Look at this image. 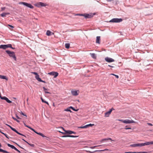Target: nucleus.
I'll return each mask as SVG.
<instances>
[{"label": "nucleus", "mask_w": 153, "mask_h": 153, "mask_svg": "<svg viewBox=\"0 0 153 153\" xmlns=\"http://www.w3.org/2000/svg\"><path fill=\"white\" fill-rule=\"evenodd\" d=\"M22 140H24L25 142H26V143H27L29 145H30V146H32V147H34V145L33 144H30L28 142H27V141H25V140H24V139H22Z\"/></svg>", "instance_id": "28"}, {"label": "nucleus", "mask_w": 153, "mask_h": 153, "mask_svg": "<svg viewBox=\"0 0 153 153\" xmlns=\"http://www.w3.org/2000/svg\"><path fill=\"white\" fill-rule=\"evenodd\" d=\"M5 52L9 55L10 57L13 58L15 61H16V58L15 53L14 52L11 51L9 50H6Z\"/></svg>", "instance_id": "1"}, {"label": "nucleus", "mask_w": 153, "mask_h": 153, "mask_svg": "<svg viewBox=\"0 0 153 153\" xmlns=\"http://www.w3.org/2000/svg\"><path fill=\"white\" fill-rule=\"evenodd\" d=\"M72 109L75 111H77L78 110V109H75L74 108H73V109Z\"/></svg>", "instance_id": "51"}, {"label": "nucleus", "mask_w": 153, "mask_h": 153, "mask_svg": "<svg viewBox=\"0 0 153 153\" xmlns=\"http://www.w3.org/2000/svg\"><path fill=\"white\" fill-rule=\"evenodd\" d=\"M16 117L17 119H20V118L16 114Z\"/></svg>", "instance_id": "52"}, {"label": "nucleus", "mask_w": 153, "mask_h": 153, "mask_svg": "<svg viewBox=\"0 0 153 153\" xmlns=\"http://www.w3.org/2000/svg\"><path fill=\"white\" fill-rule=\"evenodd\" d=\"M125 153H148L147 152H125Z\"/></svg>", "instance_id": "19"}, {"label": "nucleus", "mask_w": 153, "mask_h": 153, "mask_svg": "<svg viewBox=\"0 0 153 153\" xmlns=\"http://www.w3.org/2000/svg\"><path fill=\"white\" fill-rule=\"evenodd\" d=\"M43 90L45 92V94H50V93L48 91L49 90V89H47L44 87H43Z\"/></svg>", "instance_id": "22"}, {"label": "nucleus", "mask_w": 153, "mask_h": 153, "mask_svg": "<svg viewBox=\"0 0 153 153\" xmlns=\"http://www.w3.org/2000/svg\"><path fill=\"white\" fill-rule=\"evenodd\" d=\"M12 118H13V120H14V119H15V118H14V117H12Z\"/></svg>", "instance_id": "64"}, {"label": "nucleus", "mask_w": 153, "mask_h": 153, "mask_svg": "<svg viewBox=\"0 0 153 153\" xmlns=\"http://www.w3.org/2000/svg\"><path fill=\"white\" fill-rule=\"evenodd\" d=\"M7 48H11L12 47V45L10 44H8L7 45H6Z\"/></svg>", "instance_id": "34"}, {"label": "nucleus", "mask_w": 153, "mask_h": 153, "mask_svg": "<svg viewBox=\"0 0 153 153\" xmlns=\"http://www.w3.org/2000/svg\"><path fill=\"white\" fill-rule=\"evenodd\" d=\"M25 126L26 127H27V128H29V127H30V126H27V125H26L25 124Z\"/></svg>", "instance_id": "54"}, {"label": "nucleus", "mask_w": 153, "mask_h": 153, "mask_svg": "<svg viewBox=\"0 0 153 153\" xmlns=\"http://www.w3.org/2000/svg\"><path fill=\"white\" fill-rule=\"evenodd\" d=\"M25 126L26 127H27V128H29V127H30V126H27V125H26L25 124Z\"/></svg>", "instance_id": "53"}, {"label": "nucleus", "mask_w": 153, "mask_h": 153, "mask_svg": "<svg viewBox=\"0 0 153 153\" xmlns=\"http://www.w3.org/2000/svg\"><path fill=\"white\" fill-rule=\"evenodd\" d=\"M64 111H69L71 113L72 112V111H71V110L69 108H66V109H65L64 110Z\"/></svg>", "instance_id": "30"}, {"label": "nucleus", "mask_w": 153, "mask_h": 153, "mask_svg": "<svg viewBox=\"0 0 153 153\" xmlns=\"http://www.w3.org/2000/svg\"><path fill=\"white\" fill-rule=\"evenodd\" d=\"M48 74L50 75L54 76V78L57 77L58 75V73L54 72H51L49 73Z\"/></svg>", "instance_id": "12"}, {"label": "nucleus", "mask_w": 153, "mask_h": 153, "mask_svg": "<svg viewBox=\"0 0 153 153\" xmlns=\"http://www.w3.org/2000/svg\"><path fill=\"white\" fill-rule=\"evenodd\" d=\"M78 136H76L71 135H64L62 136V137H77Z\"/></svg>", "instance_id": "24"}, {"label": "nucleus", "mask_w": 153, "mask_h": 153, "mask_svg": "<svg viewBox=\"0 0 153 153\" xmlns=\"http://www.w3.org/2000/svg\"><path fill=\"white\" fill-rule=\"evenodd\" d=\"M0 78L2 79L7 80V79L6 77L5 76L0 75Z\"/></svg>", "instance_id": "25"}, {"label": "nucleus", "mask_w": 153, "mask_h": 153, "mask_svg": "<svg viewBox=\"0 0 153 153\" xmlns=\"http://www.w3.org/2000/svg\"><path fill=\"white\" fill-rule=\"evenodd\" d=\"M11 148L12 149H15L16 147L13 146L12 145Z\"/></svg>", "instance_id": "47"}, {"label": "nucleus", "mask_w": 153, "mask_h": 153, "mask_svg": "<svg viewBox=\"0 0 153 153\" xmlns=\"http://www.w3.org/2000/svg\"><path fill=\"white\" fill-rule=\"evenodd\" d=\"M122 19L114 18L110 21V22H120L122 21Z\"/></svg>", "instance_id": "3"}, {"label": "nucleus", "mask_w": 153, "mask_h": 153, "mask_svg": "<svg viewBox=\"0 0 153 153\" xmlns=\"http://www.w3.org/2000/svg\"><path fill=\"white\" fill-rule=\"evenodd\" d=\"M0 48H2L4 50L6 49L7 48L6 45H0Z\"/></svg>", "instance_id": "16"}, {"label": "nucleus", "mask_w": 153, "mask_h": 153, "mask_svg": "<svg viewBox=\"0 0 153 153\" xmlns=\"http://www.w3.org/2000/svg\"><path fill=\"white\" fill-rule=\"evenodd\" d=\"M117 120L118 121H121L123 123V122L124 121V120H120V119H118Z\"/></svg>", "instance_id": "44"}, {"label": "nucleus", "mask_w": 153, "mask_h": 153, "mask_svg": "<svg viewBox=\"0 0 153 153\" xmlns=\"http://www.w3.org/2000/svg\"><path fill=\"white\" fill-rule=\"evenodd\" d=\"M35 78L37 79L39 81L45 82L44 81L42 80L41 78L39 77V75L38 74L35 76Z\"/></svg>", "instance_id": "14"}, {"label": "nucleus", "mask_w": 153, "mask_h": 153, "mask_svg": "<svg viewBox=\"0 0 153 153\" xmlns=\"http://www.w3.org/2000/svg\"><path fill=\"white\" fill-rule=\"evenodd\" d=\"M14 150H16V151H17V152H18L19 153H20V151H19V150H18L16 148H15V149H14Z\"/></svg>", "instance_id": "45"}, {"label": "nucleus", "mask_w": 153, "mask_h": 153, "mask_svg": "<svg viewBox=\"0 0 153 153\" xmlns=\"http://www.w3.org/2000/svg\"><path fill=\"white\" fill-rule=\"evenodd\" d=\"M20 114L24 116H25L26 117H27V115L25 114L22 111H21L20 112Z\"/></svg>", "instance_id": "41"}, {"label": "nucleus", "mask_w": 153, "mask_h": 153, "mask_svg": "<svg viewBox=\"0 0 153 153\" xmlns=\"http://www.w3.org/2000/svg\"><path fill=\"white\" fill-rule=\"evenodd\" d=\"M41 99L42 100V102L44 100L42 98V97H41Z\"/></svg>", "instance_id": "59"}, {"label": "nucleus", "mask_w": 153, "mask_h": 153, "mask_svg": "<svg viewBox=\"0 0 153 153\" xmlns=\"http://www.w3.org/2000/svg\"><path fill=\"white\" fill-rule=\"evenodd\" d=\"M29 128L31 130H32V131H33L34 132H35L36 134L42 136V137H46L43 134H42L41 133H40V132L38 133V132H37L36 131H35V130L34 129L30 127H29Z\"/></svg>", "instance_id": "8"}, {"label": "nucleus", "mask_w": 153, "mask_h": 153, "mask_svg": "<svg viewBox=\"0 0 153 153\" xmlns=\"http://www.w3.org/2000/svg\"><path fill=\"white\" fill-rule=\"evenodd\" d=\"M127 126H126V127L125 128V129L126 130H128V129H131V128H130V127H128V128H127Z\"/></svg>", "instance_id": "39"}, {"label": "nucleus", "mask_w": 153, "mask_h": 153, "mask_svg": "<svg viewBox=\"0 0 153 153\" xmlns=\"http://www.w3.org/2000/svg\"><path fill=\"white\" fill-rule=\"evenodd\" d=\"M10 14L9 13H3L1 14V16L2 17H4L6 16L7 15H9Z\"/></svg>", "instance_id": "17"}, {"label": "nucleus", "mask_w": 153, "mask_h": 153, "mask_svg": "<svg viewBox=\"0 0 153 153\" xmlns=\"http://www.w3.org/2000/svg\"><path fill=\"white\" fill-rule=\"evenodd\" d=\"M6 125L7 126L9 127L13 131H14L16 133H17L18 134L20 135H22V136H25L24 135H23V134H22L21 133H20L15 128L12 127L11 126H10L9 125H8V124H6Z\"/></svg>", "instance_id": "7"}, {"label": "nucleus", "mask_w": 153, "mask_h": 153, "mask_svg": "<svg viewBox=\"0 0 153 153\" xmlns=\"http://www.w3.org/2000/svg\"><path fill=\"white\" fill-rule=\"evenodd\" d=\"M35 6L40 7H45L46 6V4L43 2H40L36 4Z\"/></svg>", "instance_id": "4"}, {"label": "nucleus", "mask_w": 153, "mask_h": 153, "mask_svg": "<svg viewBox=\"0 0 153 153\" xmlns=\"http://www.w3.org/2000/svg\"><path fill=\"white\" fill-rule=\"evenodd\" d=\"M61 133L63 134H67L66 133V132H61Z\"/></svg>", "instance_id": "57"}, {"label": "nucleus", "mask_w": 153, "mask_h": 153, "mask_svg": "<svg viewBox=\"0 0 153 153\" xmlns=\"http://www.w3.org/2000/svg\"><path fill=\"white\" fill-rule=\"evenodd\" d=\"M105 59L106 61L108 62H111L114 61V60L113 59L108 57H105Z\"/></svg>", "instance_id": "9"}, {"label": "nucleus", "mask_w": 153, "mask_h": 153, "mask_svg": "<svg viewBox=\"0 0 153 153\" xmlns=\"http://www.w3.org/2000/svg\"><path fill=\"white\" fill-rule=\"evenodd\" d=\"M32 73L36 75L38 74L37 73L35 72H32Z\"/></svg>", "instance_id": "48"}, {"label": "nucleus", "mask_w": 153, "mask_h": 153, "mask_svg": "<svg viewBox=\"0 0 153 153\" xmlns=\"http://www.w3.org/2000/svg\"><path fill=\"white\" fill-rule=\"evenodd\" d=\"M8 25L10 27H11L12 28H13L14 27L13 26H12L11 25Z\"/></svg>", "instance_id": "56"}, {"label": "nucleus", "mask_w": 153, "mask_h": 153, "mask_svg": "<svg viewBox=\"0 0 153 153\" xmlns=\"http://www.w3.org/2000/svg\"><path fill=\"white\" fill-rule=\"evenodd\" d=\"M91 56L94 59H96V56L95 53H90Z\"/></svg>", "instance_id": "26"}, {"label": "nucleus", "mask_w": 153, "mask_h": 153, "mask_svg": "<svg viewBox=\"0 0 153 153\" xmlns=\"http://www.w3.org/2000/svg\"><path fill=\"white\" fill-rule=\"evenodd\" d=\"M94 124H90L88 125H86V126H87V128L88 126H94Z\"/></svg>", "instance_id": "35"}, {"label": "nucleus", "mask_w": 153, "mask_h": 153, "mask_svg": "<svg viewBox=\"0 0 153 153\" xmlns=\"http://www.w3.org/2000/svg\"><path fill=\"white\" fill-rule=\"evenodd\" d=\"M73 107H72V106H70V107H69L68 108L70 109H73Z\"/></svg>", "instance_id": "55"}, {"label": "nucleus", "mask_w": 153, "mask_h": 153, "mask_svg": "<svg viewBox=\"0 0 153 153\" xmlns=\"http://www.w3.org/2000/svg\"><path fill=\"white\" fill-rule=\"evenodd\" d=\"M19 4H22L30 8H33V6L30 4H28L26 2H20L19 3Z\"/></svg>", "instance_id": "2"}, {"label": "nucleus", "mask_w": 153, "mask_h": 153, "mask_svg": "<svg viewBox=\"0 0 153 153\" xmlns=\"http://www.w3.org/2000/svg\"><path fill=\"white\" fill-rule=\"evenodd\" d=\"M0 98H1V99H2V100H6V98H7V97H2V96H0Z\"/></svg>", "instance_id": "32"}, {"label": "nucleus", "mask_w": 153, "mask_h": 153, "mask_svg": "<svg viewBox=\"0 0 153 153\" xmlns=\"http://www.w3.org/2000/svg\"><path fill=\"white\" fill-rule=\"evenodd\" d=\"M51 32L49 30H48L47 31L46 34L48 36L51 35Z\"/></svg>", "instance_id": "27"}, {"label": "nucleus", "mask_w": 153, "mask_h": 153, "mask_svg": "<svg viewBox=\"0 0 153 153\" xmlns=\"http://www.w3.org/2000/svg\"><path fill=\"white\" fill-rule=\"evenodd\" d=\"M5 100L7 101V102L9 103H11L12 102L9 100L7 98Z\"/></svg>", "instance_id": "31"}, {"label": "nucleus", "mask_w": 153, "mask_h": 153, "mask_svg": "<svg viewBox=\"0 0 153 153\" xmlns=\"http://www.w3.org/2000/svg\"><path fill=\"white\" fill-rule=\"evenodd\" d=\"M111 75H113L114 76L116 77L117 78V79H118L119 78V77L117 75H115V74H111Z\"/></svg>", "instance_id": "36"}, {"label": "nucleus", "mask_w": 153, "mask_h": 153, "mask_svg": "<svg viewBox=\"0 0 153 153\" xmlns=\"http://www.w3.org/2000/svg\"><path fill=\"white\" fill-rule=\"evenodd\" d=\"M79 90H72L71 91V93L73 96H76L79 94Z\"/></svg>", "instance_id": "5"}, {"label": "nucleus", "mask_w": 153, "mask_h": 153, "mask_svg": "<svg viewBox=\"0 0 153 153\" xmlns=\"http://www.w3.org/2000/svg\"><path fill=\"white\" fill-rule=\"evenodd\" d=\"M135 123V122L133 120H130L128 119L124 120V121L123 122V123Z\"/></svg>", "instance_id": "11"}, {"label": "nucleus", "mask_w": 153, "mask_h": 153, "mask_svg": "<svg viewBox=\"0 0 153 153\" xmlns=\"http://www.w3.org/2000/svg\"><path fill=\"white\" fill-rule=\"evenodd\" d=\"M100 36H97L96 38V42L97 43H100Z\"/></svg>", "instance_id": "21"}, {"label": "nucleus", "mask_w": 153, "mask_h": 153, "mask_svg": "<svg viewBox=\"0 0 153 153\" xmlns=\"http://www.w3.org/2000/svg\"><path fill=\"white\" fill-rule=\"evenodd\" d=\"M70 44L69 43H66L65 45V48H67L68 49L70 47Z\"/></svg>", "instance_id": "29"}, {"label": "nucleus", "mask_w": 153, "mask_h": 153, "mask_svg": "<svg viewBox=\"0 0 153 153\" xmlns=\"http://www.w3.org/2000/svg\"><path fill=\"white\" fill-rule=\"evenodd\" d=\"M111 140V141H114V140H112L111 138H105V139H102L100 140V141L101 142H102L103 141H107V140Z\"/></svg>", "instance_id": "15"}, {"label": "nucleus", "mask_w": 153, "mask_h": 153, "mask_svg": "<svg viewBox=\"0 0 153 153\" xmlns=\"http://www.w3.org/2000/svg\"><path fill=\"white\" fill-rule=\"evenodd\" d=\"M77 15H79L80 16H84L85 14H77Z\"/></svg>", "instance_id": "43"}, {"label": "nucleus", "mask_w": 153, "mask_h": 153, "mask_svg": "<svg viewBox=\"0 0 153 153\" xmlns=\"http://www.w3.org/2000/svg\"><path fill=\"white\" fill-rule=\"evenodd\" d=\"M7 145L8 146H9V147H10V148L11 147V146L12 145H10V144H9V143H7Z\"/></svg>", "instance_id": "50"}, {"label": "nucleus", "mask_w": 153, "mask_h": 153, "mask_svg": "<svg viewBox=\"0 0 153 153\" xmlns=\"http://www.w3.org/2000/svg\"><path fill=\"white\" fill-rule=\"evenodd\" d=\"M16 145H17L19 147H20L21 148L23 149L24 150H25L23 148L20 146L18 144H17L16 143H15Z\"/></svg>", "instance_id": "46"}, {"label": "nucleus", "mask_w": 153, "mask_h": 153, "mask_svg": "<svg viewBox=\"0 0 153 153\" xmlns=\"http://www.w3.org/2000/svg\"><path fill=\"white\" fill-rule=\"evenodd\" d=\"M131 147H136V146H142V143H138V144H131L130 145Z\"/></svg>", "instance_id": "13"}, {"label": "nucleus", "mask_w": 153, "mask_h": 153, "mask_svg": "<svg viewBox=\"0 0 153 153\" xmlns=\"http://www.w3.org/2000/svg\"><path fill=\"white\" fill-rule=\"evenodd\" d=\"M62 128L63 130L65 132H66V133L67 134H72V131H70V130L66 131V130H65V129L63 127H62Z\"/></svg>", "instance_id": "18"}, {"label": "nucleus", "mask_w": 153, "mask_h": 153, "mask_svg": "<svg viewBox=\"0 0 153 153\" xmlns=\"http://www.w3.org/2000/svg\"><path fill=\"white\" fill-rule=\"evenodd\" d=\"M14 120H15L16 121V120H17V119H16V118L15 119H14Z\"/></svg>", "instance_id": "63"}, {"label": "nucleus", "mask_w": 153, "mask_h": 153, "mask_svg": "<svg viewBox=\"0 0 153 153\" xmlns=\"http://www.w3.org/2000/svg\"><path fill=\"white\" fill-rule=\"evenodd\" d=\"M78 128H87V126L85 125L84 126L79 127H78Z\"/></svg>", "instance_id": "33"}, {"label": "nucleus", "mask_w": 153, "mask_h": 153, "mask_svg": "<svg viewBox=\"0 0 153 153\" xmlns=\"http://www.w3.org/2000/svg\"><path fill=\"white\" fill-rule=\"evenodd\" d=\"M147 124L148 125L151 126H153V125L151 123H147Z\"/></svg>", "instance_id": "49"}, {"label": "nucleus", "mask_w": 153, "mask_h": 153, "mask_svg": "<svg viewBox=\"0 0 153 153\" xmlns=\"http://www.w3.org/2000/svg\"><path fill=\"white\" fill-rule=\"evenodd\" d=\"M101 146V145H99V146H92V147H90V148H91V149H93L95 148V147L97 146Z\"/></svg>", "instance_id": "38"}, {"label": "nucleus", "mask_w": 153, "mask_h": 153, "mask_svg": "<svg viewBox=\"0 0 153 153\" xmlns=\"http://www.w3.org/2000/svg\"><path fill=\"white\" fill-rule=\"evenodd\" d=\"M108 66H109V67H111V68H114V66H111V65H108Z\"/></svg>", "instance_id": "58"}, {"label": "nucleus", "mask_w": 153, "mask_h": 153, "mask_svg": "<svg viewBox=\"0 0 153 153\" xmlns=\"http://www.w3.org/2000/svg\"><path fill=\"white\" fill-rule=\"evenodd\" d=\"M84 17L86 18H90L92 17L91 15H89L88 14H85Z\"/></svg>", "instance_id": "23"}, {"label": "nucleus", "mask_w": 153, "mask_h": 153, "mask_svg": "<svg viewBox=\"0 0 153 153\" xmlns=\"http://www.w3.org/2000/svg\"><path fill=\"white\" fill-rule=\"evenodd\" d=\"M11 48L12 49H15V48H13L12 47H12Z\"/></svg>", "instance_id": "62"}, {"label": "nucleus", "mask_w": 153, "mask_h": 153, "mask_svg": "<svg viewBox=\"0 0 153 153\" xmlns=\"http://www.w3.org/2000/svg\"><path fill=\"white\" fill-rule=\"evenodd\" d=\"M6 9V7H2L1 8V10L3 11H4Z\"/></svg>", "instance_id": "42"}, {"label": "nucleus", "mask_w": 153, "mask_h": 153, "mask_svg": "<svg viewBox=\"0 0 153 153\" xmlns=\"http://www.w3.org/2000/svg\"><path fill=\"white\" fill-rule=\"evenodd\" d=\"M114 110V109L113 108H112L109 111L106 112L105 114V117H108L112 111Z\"/></svg>", "instance_id": "10"}, {"label": "nucleus", "mask_w": 153, "mask_h": 153, "mask_svg": "<svg viewBox=\"0 0 153 153\" xmlns=\"http://www.w3.org/2000/svg\"><path fill=\"white\" fill-rule=\"evenodd\" d=\"M72 134H76V132H75L72 131Z\"/></svg>", "instance_id": "61"}, {"label": "nucleus", "mask_w": 153, "mask_h": 153, "mask_svg": "<svg viewBox=\"0 0 153 153\" xmlns=\"http://www.w3.org/2000/svg\"><path fill=\"white\" fill-rule=\"evenodd\" d=\"M16 121L17 122H18V123H19V122H20V121H19V120H17H17H16Z\"/></svg>", "instance_id": "60"}, {"label": "nucleus", "mask_w": 153, "mask_h": 153, "mask_svg": "<svg viewBox=\"0 0 153 153\" xmlns=\"http://www.w3.org/2000/svg\"><path fill=\"white\" fill-rule=\"evenodd\" d=\"M108 150L107 149H105L104 150H96V151H95L94 152H91V151H88V152L89 153H94V152H101V151H106V150Z\"/></svg>", "instance_id": "20"}, {"label": "nucleus", "mask_w": 153, "mask_h": 153, "mask_svg": "<svg viewBox=\"0 0 153 153\" xmlns=\"http://www.w3.org/2000/svg\"><path fill=\"white\" fill-rule=\"evenodd\" d=\"M142 143V146H147L151 145H153V141H151L149 142H146L145 143Z\"/></svg>", "instance_id": "6"}, {"label": "nucleus", "mask_w": 153, "mask_h": 153, "mask_svg": "<svg viewBox=\"0 0 153 153\" xmlns=\"http://www.w3.org/2000/svg\"><path fill=\"white\" fill-rule=\"evenodd\" d=\"M42 102H44V103H46V104H47V105H49V104L48 103V102L45 101L44 100H43V101Z\"/></svg>", "instance_id": "40"}, {"label": "nucleus", "mask_w": 153, "mask_h": 153, "mask_svg": "<svg viewBox=\"0 0 153 153\" xmlns=\"http://www.w3.org/2000/svg\"><path fill=\"white\" fill-rule=\"evenodd\" d=\"M1 133H2V134H4L7 138L8 139L9 138V137H7V135L6 134H5L4 133L2 132L1 131Z\"/></svg>", "instance_id": "37"}]
</instances>
